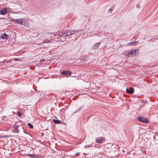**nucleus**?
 <instances>
[{"label":"nucleus","instance_id":"f257e3e1","mask_svg":"<svg viewBox=\"0 0 158 158\" xmlns=\"http://www.w3.org/2000/svg\"><path fill=\"white\" fill-rule=\"evenodd\" d=\"M14 22L21 25H24L27 23V19L25 18H22L14 19Z\"/></svg>","mask_w":158,"mask_h":158},{"label":"nucleus","instance_id":"f03ea898","mask_svg":"<svg viewBox=\"0 0 158 158\" xmlns=\"http://www.w3.org/2000/svg\"><path fill=\"white\" fill-rule=\"evenodd\" d=\"M139 121L144 123H148V120L147 118L143 117H139L137 118Z\"/></svg>","mask_w":158,"mask_h":158},{"label":"nucleus","instance_id":"7ed1b4c3","mask_svg":"<svg viewBox=\"0 0 158 158\" xmlns=\"http://www.w3.org/2000/svg\"><path fill=\"white\" fill-rule=\"evenodd\" d=\"M136 49H135L133 51H131V52L128 53L127 54V56L130 57L135 55V53L136 52Z\"/></svg>","mask_w":158,"mask_h":158},{"label":"nucleus","instance_id":"20e7f679","mask_svg":"<svg viewBox=\"0 0 158 158\" xmlns=\"http://www.w3.org/2000/svg\"><path fill=\"white\" fill-rule=\"evenodd\" d=\"M104 138L102 137H98L96 139V142L98 143H101L103 141Z\"/></svg>","mask_w":158,"mask_h":158},{"label":"nucleus","instance_id":"39448f33","mask_svg":"<svg viewBox=\"0 0 158 158\" xmlns=\"http://www.w3.org/2000/svg\"><path fill=\"white\" fill-rule=\"evenodd\" d=\"M7 12V9L6 8L0 10V14L2 15H5Z\"/></svg>","mask_w":158,"mask_h":158},{"label":"nucleus","instance_id":"423d86ee","mask_svg":"<svg viewBox=\"0 0 158 158\" xmlns=\"http://www.w3.org/2000/svg\"><path fill=\"white\" fill-rule=\"evenodd\" d=\"M14 128V132L16 133H19V131L18 130V126L16 124H14L13 126Z\"/></svg>","mask_w":158,"mask_h":158},{"label":"nucleus","instance_id":"0eeeda50","mask_svg":"<svg viewBox=\"0 0 158 158\" xmlns=\"http://www.w3.org/2000/svg\"><path fill=\"white\" fill-rule=\"evenodd\" d=\"M126 91L127 93L132 94L133 93V88H130L129 89H127Z\"/></svg>","mask_w":158,"mask_h":158},{"label":"nucleus","instance_id":"6e6552de","mask_svg":"<svg viewBox=\"0 0 158 158\" xmlns=\"http://www.w3.org/2000/svg\"><path fill=\"white\" fill-rule=\"evenodd\" d=\"M62 74L64 75H70L71 72L70 71H63L62 72Z\"/></svg>","mask_w":158,"mask_h":158},{"label":"nucleus","instance_id":"1a4fd4ad","mask_svg":"<svg viewBox=\"0 0 158 158\" xmlns=\"http://www.w3.org/2000/svg\"><path fill=\"white\" fill-rule=\"evenodd\" d=\"M7 35L6 34L4 33L1 35V38L2 39H7Z\"/></svg>","mask_w":158,"mask_h":158},{"label":"nucleus","instance_id":"9d476101","mask_svg":"<svg viewBox=\"0 0 158 158\" xmlns=\"http://www.w3.org/2000/svg\"><path fill=\"white\" fill-rule=\"evenodd\" d=\"M99 45L100 44L99 43H97L93 46V48L94 49L98 48L99 46Z\"/></svg>","mask_w":158,"mask_h":158},{"label":"nucleus","instance_id":"9b49d317","mask_svg":"<svg viewBox=\"0 0 158 158\" xmlns=\"http://www.w3.org/2000/svg\"><path fill=\"white\" fill-rule=\"evenodd\" d=\"M53 120L54 123L56 124H60V121L58 120L53 119Z\"/></svg>","mask_w":158,"mask_h":158},{"label":"nucleus","instance_id":"f8f14e48","mask_svg":"<svg viewBox=\"0 0 158 158\" xmlns=\"http://www.w3.org/2000/svg\"><path fill=\"white\" fill-rule=\"evenodd\" d=\"M27 125L31 128V129L33 128V125L32 124H31V123H28L27 124Z\"/></svg>","mask_w":158,"mask_h":158},{"label":"nucleus","instance_id":"ddd939ff","mask_svg":"<svg viewBox=\"0 0 158 158\" xmlns=\"http://www.w3.org/2000/svg\"><path fill=\"white\" fill-rule=\"evenodd\" d=\"M49 35L50 38H51L52 37H53V36H56L55 34L52 33H50L49 34Z\"/></svg>","mask_w":158,"mask_h":158},{"label":"nucleus","instance_id":"4468645a","mask_svg":"<svg viewBox=\"0 0 158 158\" xmlns=\"http://www.w3.org/2000/svg\"><path fill=\"white\" fill-rule=\"evenodd\" d=\"M74 31L73 32V33H72V31L71 32H70V31H68L67 33H66V34H67V35H70V34H73L74 33Z\"/></svg>","mask_w":158,"mask_h":158},{"label":"nucleus","instance_id":"2eb2a0df","mask_svg":"<svg viewBox=\"0 0 158 158\" xmlns=\"http://www.w3.org/2000/svg\"><path fill=\"white\" fill-rule=\"evenodd\" d=\"M22 113H20V112H19L17 113V114L19 116H21L22 115Z\"/></svg>","mask_w":158,"mask_h":158},{"label":"nucleus","instance_id":"dca6fc26","mask_svg":"<svg viewBox=\"0 0 158 158\" xmlns=\"http://www.w3.org/2000/svg\"><path fill=\"white\" fill-rule=\"evenodd\" d=\"M50 43V41L48 40V41H44L42 43Z\"/></svg>","mask_w":158,"mask_h":158},{"label":"nucleus","instance_id":"f3484780","mask_svg":"<svg viewBox=\"0 0 158 158\" xmlns=\"http://www.w3.org/2000/svg\"><path fill=\"white\" fill-rule=\"evenodd\" d=\"M129 44L130 45H134V42H130L129 43Z\"/></svg>","mask_w":158,"mask_h":158},{"label":"nucleus","instance_id":"a211bd4d","mask_svg":"<svg viewBox=\"0 0 158 158\" xmlns=\"http://www.w3.org/2000/svg\"><path fill=\"white\" fill-rule=\"evenodd\" d=\"M108 11L109 13H111L112 11V10L111 9H110L108 10Z\"/></svg>","mask_w":158,"mask_h":158},{"label":"nucleus","instance_id":"6ab92c4d","mask_svg":"<svg viewBox=\"0 0 158 158\" xmlns=\"http://www.w3.org/2000/svg\"><path fill=\"white\" fill-rule=\"evenodd\" d=\"M134 42V44L135 45L136 44H137V43H138V42L137 41H135V42Z\"/></svg>","mask_w":158,"mask_h":158},{"label":"nucleus","instance_id":"aec40b11","mask_svg":"<svg viewBox=\"0 0 158 158\" xmlns=\"http://www.w3.org/2000/svg\"><path fill=\"white\" fill-rule=\"evenodd\" d=\"M28 156H32V155H31V154H29V155H28Z\"/></svg>","mask_w":158,"mask_h":158},{"label":"nucleus","instance_id":"412c9836","mask_svg":"<svg viewBox=\"0 0 158 158\" xmlns=\"http://www.w3.org/2000/svg\"><path fill=\"white\" fill-rule=\"evenodd\" d=\"M42 60L43 61H44V59H43Z\"/></svg>","mask_w":158,"mask_h":158},{"label":"nucleus","instance_id":"4be33fe9","mask_svg":"<svg viewBox=\"0 0 158 158\" xmlns=\"http://www.w3.org/2000/svg\"><path fill=\"white\" fill-rule=\"evenodd\" d=\"M41 135H43V133H42V134H41Z\"/></svg>","mask_w":158,"mask_h":158},{"label":"nucleus","instance_id":"5701e85b","mask_svg":"<svg viewBox=\"0 0 158 158\" xmlns=\"http://www.w3.org/2000/svg\"><path fill=\"white\" fill-rule=\"evenodd\" d=\"M41 135H43V133H42V134H41Z\"/></svg>","mask_w":158,"mask_h":158},{"label":"nucleus","instance_id":"b1692460","mask_svg":"<svg viewBox=\"0 0 158 158\" xmlns=\"http://www.w3.org/2000/svg\"><path fill=\"white\" fill-rule=\"evenodd\" d=\"M75 32H77V31H75Z\"/></svg>","mask_w":158,"mask_h":158}]
</instances>
